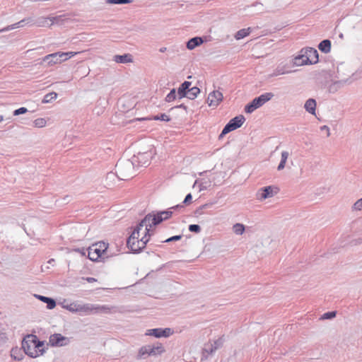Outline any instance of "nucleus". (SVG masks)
<instances>
[{"label": "nucleus", "mask_w": 362, "mask_h": 362, "mask_svg": "<svg viewBox=\"0 0 362 362\" xmlns=\"http://www.w3.org/2000/svg\"><path fill=\"white\" fill-rule=\"evenodd\" d=\"M320 129L322 131H326L327 132V136H329L330 135V131H329V128L327 126V125H323L320 127Z\"/></svg>", "instance_id": "nucleus-44"}, {"label": "nucleus", "mask_w": 362, "mask_h": 362, "mask_svg": "<svg viewBox=\"0 0 362 362\" xmlns=\"http://www.w3.org/2000/svg\"><path fill=\"white\" fill-rule=\"evenodd\" d=\"M44 342L38 340L35 335L29 334L22 341V348L31 358H36L45 353Z\"/></svg>", "instance_id": "nucleus-2"}, {"label": "nucleus", "mask_w": 362, "mask_h": 362, "mask_svg": "<svg viewBox=\"0 0 362 362\" xmlns=\"http://www.w3.org/2000/svg\"><path fill=\"white\" fill-rule=\"evenodd\" d=\"M245 121V118L242 115H238L234 118L231 119L223 129L220 134V137H222L224 135L227 134L228 133L240 127L243 124Z\"/></svg>", "instance_id": "nucleus-8"}, {"label": "nucleus", "mask_w": 362, "mask_h": 362, "mask_svg": "<svg viewBox=\"0 0 362 362\" xmlns=\"http://www.w3.org/2000/svg\"><path fill=\"white\" fill-rule=\"evenodd\" d=\"M166 50H167V48H166V47H160V48L159 49V51H160V52H165Z\"/></svg>", "instance_id": "nucleus-48"}, {"label": "nucleus", "mask_w": 362, "mask_h": 362, "mask_svg": "<svg viewBox=\"0 0 362 362\" xmlns=\"http://www.w3.org/2000/svg\"><path fill=\"white\" fill-rule=\"evenodd\" d=\"M105 308L104 306L95 305L90 303L80 304L79 314L80 315H90L97 313L102 311Z\"/></svg>", "instance_id": "nucleus-12"}, {"label": "nucleus", "mask_w": 362, "mask_h": 362, "mask_svg": "<svg viewBox=\"0 0 362 362\" xmlns=\"http://www.w3.org/2000/svg\"><path fill=\"white\" fill-rule=\"evenodd\" d=\"M335 316H336V312H334V311L327 312V313H324L322 315L320 319H322V320L332 319V318H334Z\"/></svg>", "instance_id": "nucleus-37"}, {"label": "nucleus", "mask_w": 362, "mask_h": 362, "mask_svg": "<svg viewBox=\"0 0 362 362\" xmlns=\"http://www.w3.org/2000/svg\"><path fill=\"white\" fill-rule=\"evenodd\" d=\"M3 120H4L3 116H0V122H2Z\"/></svg>", "instance_id": "nucleus-50"}, {"label": "nucleus", "mask_w": 362, "mask_h": 362, "mask_svg": "<svg viewBox=\"0 0 362 362\" xmlns=\"http://www.w3.org/2000/svg\"><path fill=\"white\" fill-rule=\"evenodd\" d=\"M77 54V52H58L55 53H52L50 54L46 55L43 59L42 61L45 62H47V64L50 66L56 64H60L62 62H64L67 60L68 59L75 56Z\"/></svg>", "instance_id": "nucleus-5"}, {"label": "nucleus", "mask_w": 362, "mask_h": 362, "mask_svg": "<svg viewBox=\"0 0 362 362\" xmlns=\"http://www.w3.org/2000/svg\"><path fill=\"white\" fill-rule=\"evenodd\" d=\"M199 93L200 90L197 86H194L191 88H189L187 97L190 100H194Z\"/></svg>", "instance_id": "nucleus-29"}, {"label": "nucleus", "mask_w": 362, "mask_h": 362, "mask_svg": "<svg viewBox=\"0 0 362 362\" xmlns=\"http://www.w3.org/2000/svg\"><path fill=\"white\" fill-rule=\"evenodd\" d=\"M34 126L37 128H42L46 126L47 121L44 118H37L33 122Z\"/></svg>", "instance_id": "nucleus-35"}, {"label": "nucleus", "mask_w": 362, "mask_h": 362, "mask_svg": "<svg viewBox=\"0 0 362 362\" xmlns=\"http://www.w3.org/2000/svg\"><path fill=\"white\" fill-rule=\"evenodd\" d=\"M57 94L54 92L49 93L44 96L43 103H49L57 99Z\"/></svg>", "instance_id": "nucleus-31"}, {"label": "nucleus", "mask_w": 362, "mask_h": 362, "mask_svg": "<svg viewBox=\"0 0 362 362\" xmlns=\"http://www.w3.org/2000/svg\"><path fill=\"white\" fill-rule=\"evenodd\" d=\"M251 32V28H243L238 30L235 35V38L238 40L243 39L248 36Z\"/></svg>", "instance_id": "nucleus-28"}, {"label": "nucleus", "mask_w": 362, "mask_h": 362, "mask_svg": "<svg viewBox=\"0 0 362 362\" xmlns=\"http://www.w3.org/2000/svg\"><path fill=\"white\" fill-rule=\"evenodd\" d=\"M175 108H182V109H184L185 110H187V106L185 105L184 104H181V105H177L175 107Z\"/></svg>", "instance_id": "nucleus-47"}, {"label": "nucleus", "mask_w": 362, "mask_h": 362, "mask_svg": "<svg viewBox=\"0 0 362 362\" xmlns=\"http://www.w3.org/2000/svg\"><path fill=\"white\" fill-rule=\"evenodd\" d=\"M165 349L162 344L146 345L141 347L138 353V358H146L150 356H158L162 354Z\"/></svg>", "instance_id": "nucleus-6"}, {"label": "nucleus", "mask_w": 362, "mask_h": 362, "mask_svg": "<svg viewBox=\"0 0 362 362\" xmlns=\"http://www.w3.org/2000/svg\"><path fill=\"white\" fill-rule=\"evenodd\" d=\"M28 112V109L26 107H20L13 112V115L17 116L21 114L26 113Z\"/></svg>", "instance_id": "nucleus-40"}, {"label": "nucleus", "mask_w": 362, "mask_h": 362, "mask_svg": "<svg viewBox=\"0 0 362 362\" xmlns=\"http://www.w3.org/2000/svg\"><path fill=\"white\" fill-rule=\"evenodd\" d=\"M184 206L182 204H177L166 211H163L158 212L156 214H153L154 218H156V225L159 224L164 220L168 219L173 214L172 209H183Z\"/></svg>", "instance_id": "nucleus-11"}, {"label": "nucleus", "mask_w": 362, "mask_h": 362, "mask_svg": "<svg viewBox=\"0 0 362 362\" xmlns=\"http://www.w3.org/2000/svg\"><path fill=\"white\" fill-rule=\"evenodd\" d=\"M49 342L52 346H64L69 344L70 340L61 334L55 333L50 335Z\"/></svg>", "instance_id": "nucleus-10"}, {"label": "nucleus", "mask_w": 362, "mask_h": 362, "mask_svg": "<svg viewBox=\"0 0 362 362\" xmlns=\"http://www.w3.org/2000/svg\"><path fill=\"white\" fill-rule=\"evenodd\" d=\"M358 243H362V238H359V239L358 240Z\"/></svg>", "instance_id": "nucleus-49"}, {"label": "nucleus", "mask_w": 362, "mask_h": 362, "mask_svg": "<svg viewBox=\"0 0 362 362\" xmlns=\"http://www.w3.org/2000/svg\"><path fill=\"white\" fill-rule=\"evenodd\" d=\"M289 156V153L286 151H284L281 153V161L277 167L279 171L282 170L286 165V161Z\"/></svg>", "instance_id": "nucleus-27"}, {"label": "nucleus", "mask_w": 362, "mask_h": 362, "mask_svg": "<svg viewBox=\"0 0 362 362\" xmlns=\"http://www.w3.org/2000/svg\"><path fill=\"white\" fill-rule=\"evenodd\" d=\"M80 303H73L66 306V308L71 313H79Z\"/></svg>", "instance_id": "nucleus-32"}, {"label": "nucleus", "mask_w": 362, "mask_h": 362, "mask_svg": "<svg viewBox=\"0 0 362 362\" xmlns=\"http://www.w3.org/2000/svg\"><path fill=\"white\" fill-rule=\"evenodd\" d=\"M134 0H105L107 4H125L133 2Z\"/></svg>", "instance_id": "nucleus-33"}, {"label": "nucleus", "mask_w": 362, "mask_h": 362, "mask_svg": "<svg viewBox=\"0 0 362 362\" xmlns=\"http://www.w3.org/2000/svg\"><path fill=\"white\" fill-rule=\"evenodd\" d=\"M189 230L198 233L201 231V227L197 224H191L189 226Z\"/></svg>", "instance_id": "nucleus-38"}, {"label": "nucleus", "mask_w": 362, "mask_h": 362, "mask_svg": "<svg viewBox=\"0 0 362 362\" xmlns=\"http://www.w3.org/2000/svg\"><path fill=\"white\" fill-rule=\"evenodd\" d=\"M182 235H174V236H172L165 240H163V243H170V242H172V241H177V240H180L182 239Z\"/></svg>", "instance_id": "nucleus-41"}, {"label": "nucleus", "mask_w": 362, "mask_h": 362, "mask_svg": "<svg viewBox=\"0 0 362 362\" xmlns=\"http://www.w3.org/2000/svg\"><path fill=\"white\" fill-rule=\"evenodd\" d=\"M207 206H208V204H203V205H202L200 207H199V208L196 210L195 214H199V215H200V214H202V210H203L204 209L206 208Z\"/></svg>", "instance_id": "nucleus-42"}, {"label": "nucleus", "mask_w": 362, "mask_h": 362, "mask_svg": "<svg viewBox=\"0 0 362 362\" xmlns=\"http://www.w3.org/2000/svg\"><path fill=\"white\" fill-rule=\"evenodd\" d=\"M306 64H308L305 60V56L304 53H303V49H301L300 54H298V56H296L293 59V66H303V65H306Z\"/></svg>", "instance_id": "nucleus-25"}, {"label": "nucleus", "mask_w": 362, "mask_h": 362, "mask_svg": "<svg viewBox=\"0 0 362 362\" xmlns=\"http://www.w3.org/2000/svg\"><path fill=\"white\" fill-rule=\"evenodd\" d=\"M304 107L305 110L311 115H315L316 101L315 99L310 98L306 100Z\"/></svg>", "instance_id": "nucleus-21"}, {"label": "nucleus", "mask_w": 362, "mask_h": 362, "mask_svg": "<svg viewBox=\"0 0 362 362\" xmlns=\"http://www.w3.org/2000/svg\"><path fill=\"white\" fill-rule=\"evenodd\" d=\"M156 226V218L151 214H147L136 225L127 239V247L134 252L139 253L145 248L150 240L151 228Z\"/></svg>", "instance_id": "nucleus-1"}, {"label": "nucleus", "mask_w": 362, "mask_h": 362, "mask_svg": "<svg viewBox=\"0 0 362 362\" xmlns=\"http://www.w3.org/2000/svg\"><path fill=\"white\" fill-rule=\"evenodd\" d=\"M35 296L37 299L40 300L41 301L47 303V308L48 309H50V310L53 309L56 306L55 300L51 298L40 296V295H35Z\"/></svg>", "instance_id": "nucleus-23"}, {"label": "nucleus", "mask_w": 362, "mask_h": 362, "mask_svg": "<svg viewBox=\"0 0 362 362\" xmlns=\"http://www.w3.org/2000/svg\"><path fill=\"white\" fill-rule=\"evenodd\" d=\"M223 96L221 91L213 90L207 98V103L209 106L216 107L223 100Z\"/></svg>", "instance_id": "nucleus-15"}, {"label": "nucleus", "mask_w": 362, "mask_h": 362, "mask_svg": "<svg viewBox=\"0 0 362 362\" xmlns=\"http://www.w3.org/2000/svg\"><path fill=\"white\" fill-rule=\"evenodd\" d=\"M31 21H32V20L30 18H29L23 19V20L20 21L18 23H16L14 24L8 25V26L2 28V29H0V33H4V32H6V31H9V30H13V29L17 28L23 27L24 25V23H29Z\"/></svg>", "instance_id": "nucleus-18"}, {"label": "nucleus", "mask_w": 362, "mask_h": 362, "mask_svg": "<svg viewBox=\"0 0 362 362\" xmlns=\"http://www.w3.org/2000/svg\"><path fill=\"white\" fill-rule=\"evenodd\" d=\"M191 86V82L185 81L177 89V96L180 99L187 97V91Z\"/></svg>", "instance_id": "nucleus-19"}, {"label": "nucleus", "mask_w": 362, "mask_h": 362, "mask_svg": "<svg viewBox=\"0 0 362 362\" xmlns=\"http://www.w3.org/2000/svg\"><path fill=\"white\" fill-rule=\"evenodd\" d=\"M176 90L175 88L172 89L170 93L166 95L165 100L167 103H170L176 98Z\"/></svg>", "instance_id": "nucleus-34"}, {"label": "nucleus", "mask_w": 362, "mask_h": 362, "mask_svg": "<svg viewBox=\"0 0 362 362\" xmlns=\"http://www.w3.org/2000/svg\"><path fill=\"white\" fill-rule=\"evenodd\" d=\"M233 231L236 235H243L245 232V228L243 223H237L233 226Z\"/></svg>", "instance_id": "nucleus-30"}, {"label": "nucleus", "mask_w": 362, "mask_h": 362, "mask_svg": "<svg viewBox=\"0 0 362 362\" xmlns=\"http://www.w3.org/2000/svg\"><path fill=\"white\" fill-rule=\"evenodd\" d=\"M173 334V331L170 328H155L148 329L146 335L153 336L156 338L168 337Z\"/></svg>", "instance_id": "nucleus-14"}, {"label": "nucleus", "mask_w": 362, "mask_h": 362, "mask_svg": "<svg viewBox=\"0 0 362 362\" xmlns=\"http://www.w3.org/2000/svg\"><path fill=\"white\" fill-rule=\"evenodd\" d=\"M153 119L169 122L170 120V117L169 115H168L165 113H163V114H160V115L154 116Z\"/></svg>", "instance_id": "nucleus-36"}, {"label": "nucleus", "mask_w": 362, "mask_h": 362, "mask_svg": "<svg viewBox=\"0 0 362 362\" xmlns=\"http://www.w3.org/2000/svg\"><path fill=\"white\" fill-rule=\"evenodd\" d=\"M54 261V260L53 259H49V262H49V263H52Z\"/></svg>", "instance_id": "nucleus-51"}, {"label": "nucleus", "mask_w": 362, "mask_h": 362, "mask_svg": "<svg viewBox=\"0 0 362 362\" xmlns=\"http://www.w3.org/2000/svg\"><path fill=\"white\" fill-rule=\"evenodd\" d=\"M192 199V197L190 193L187 194L182 204L183 205V204H187L188 202H191Z\"/></svg>", "instance_id": "nucleus-43"}, {"label": "nucleus", "mask_w": 362, "mask_h": 362, "mask_svg": "<svg viewBox=\"0 0 362 362\" xmlns=\"http://www.w3.org/2000/svg\"><path fill=\"white\" fill-rule=\"evenodd\" d=\"M75 251L77 252H79L80 254H81V255H83V256L86 255V251L84 249H79V248H78Z\"/></svg>", "instance_id": "nucleus-45"}, {"label": "nucleus", "mask_w": 362, "mask_h": 362, "mask_svg": "<svg viewBox=\"0 0 362 362\" xmlns=\"http://www.w3.org/2000/svg\"><path fill=\"white\" fill-rule=\"evenodd\" d=\"M344 83L345 81H336L331 83L327 86V90L329 93H335L343 86Z\"/></svg>", "instance_id": "nucleus-22"}, {"label": "nucleus", "mask_w": 362, "mask_h": 362, "mask_svg": "<svg viewBox=\"0 0 362 362\" xmlns=\"http://www.w3.org/2000/svg\"><path fill=\"white\" fill-rule=\"evenodd\" d=\"M291 66L288 64H280L277 66V67L274 70L273 73L271 74L272 76H278L279 75L287 74L292 73Z\"/></svg>", "instance_id": "nucleus-16"}, {"label": "nucleus", "mask_w": 362, "mask_h": 362, "mask_svg": "<svg viewBox=\"0 0 362 362\" xmlns=\"http://www.w3.org/2000/svg\"><path fill=\"white\" fill-rule=\"evenodd\" d=\"M223 343V339L219 338L205 344L202 350V359L208 358L210 355H212L218 349L222 346Z\"/></svg>", "instance_id": "nucleus-9"}, {"label": "nucleus", "mask_w": 362, "mask_h": 362, "mask_svg": "<svg viewBox=\"0 0 362 362\" xmlns=\"http://www.w3.org/2000/svg\"><path fill=\"white\" fill-rule=\"evenodd\" d=\"M86 280L89 282V283H93V282H95L96 281V279L95 278H93V277H87L86 279Z\"/></svg>", "instance_id": "nucleus-46"}, {"label": "nucleus", "mask_w": 362, "mask_h": 362, "mask_svg": "<svg viewBox=\"0 0 362 362\" xmlns=\"http://www.w3.org/2000/svg\"><path fill=\"white\" fill-rule=\"evenodd\" d=\"M108 247V244L105 242H99L93 245L88 249V257L91 261H97Z\"/></svg>", "instance_id": "nucleus-7"}, {"label": "nucleus", "mask_w": 362, "mask_h": 362, "mask_svg": "<svg viewBox=\"0 0 362 362\" xmlns=\"http://www.w3.org/2000/svg\"><path fill=\"white\" fill-rule=\"evenodd\" d=\"M274 93L271 92L264 93L259 97L254 98L250 103L245 107L246 113H252L257 108L262 107L267 102L269 101L273 97Z\"/></svg>", "instance_id": "nucleus-4"}, {"label": "nucleus", "mask_w": 362, "mask_h": 362, "mask_svg": "<svg viewBox=\"0 0 362 362\" xmlns=\"http://www.w3.org/2000/svg\"><path fill=\"white\" fill-rule=\"evenodd\" d=\"M274 193L272 186H267L259 189L257 193V198L259 200H264L267 198L272 197Z\"/></svg>", "instance_id": "nucleus-17"}, {"label": "nucleus", "mask_w": 362, "mask_h": 362, "mask_svg": "<svg viewBox=\"0 0 362 362\" xmlns=\"http://www.w3.org/2000/svg\"><path fill=\"white\" fill-rule=\"evenodd\" d=\"M150 154L148 153H139L137 156L133 157L132 161L127 160L125 163H119L116 165V168L119 173H120L123 177L122 180L128 179L131 175L124 174L123 170L127 169L131 170L135 163H137L139 165L146 166L149 163Z\"/></svg>", "instance_id": "nucleus-3"}, {"label": "nucleus", "mask_w": 362, "mask_h": 362, "mask_svg": "<svg viewBox=\"0 0 362 362\" xmlns=\"http://www.w3.org/2000/svg\"><path fill=\"white\" fill-rule=\"evenodd\" d=\"M113 60L119 64H127L132 62V56L130 54H124L123 55H115Z\"/></svg>", "instance_id": "nucleus-20"}, {"label": "nucleus", "mask_w": 362, "mask_h": 362, "mask_svg": "<svg viewBox=\"0 0 362 362\" xmlns=\"http://www.w3.org/2000/svg\"><path fill=\"white\" fill-rule=\"evenodd\" d=\"M353 209L361 211L362 209V198L357 200L353 205Z\"/></svg>", "instance_id": "nucleus-39"}, {"label": "nucleus", "mask_w": 362, "mask_h": 362, "mask_svg": "<svg viewBox=\"0 0 362 362\" xmlns=\"http://www.w3.org/2000/svg\"><path fill=\"white\" fill-rule=\"evenodd\" d=\"M318 48L321 52L325 54L329 53L331 50V41L329 40H322L320 42Z\"/></svg>", "instance_id": "nucleus-26"}, {"label": "nucleus", "mask_w": 362, "mask_h": 362, "mask_svg": "<svg viewBox=\"0 0 362 362\" xmlns=\"http://www.w3.org/2000/svg\"><path fill=\"white\" fill-rule=\"evenodd\" d=\"M203 42L204 41L202 38L200 37H193L187 42V47L188 49L192 50L197 47V46L202 45Z\"/></svg>", "instance_id": "nucleus-24"}, {"label": "nucleus", "mask_w": 362, "mask_h": 362, "mask_svg": "<svg viewBox=\"0 0 362 362\" xmlns=\"http://www.w3.org/2000/svg\"><path fill=\"white\" fill-rule=\"evenodd\" d=\"M303 53L305 56V60L308 64H315L319 61V55L317 50L315 48L308 47L302 49Z\"/></svg>", "instance_id": "nucleus-13"}]
</instances>
